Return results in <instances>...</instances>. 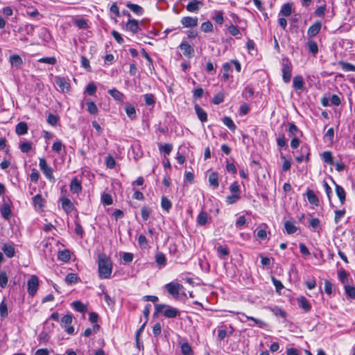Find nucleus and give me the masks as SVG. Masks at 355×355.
Returning <instances> with one entry per match:
<instances>
[{
  "label": "nucleus",
  "mask_w": 355,
  "mask_h": 355,
  "mask_svg": "<svg viewBox=\"0 0 355 355\" xmlns=\"http://www.w3.org/2000/svg\"><path fill=\"white\" fill-rule=\"evenodd\" d=\"M98 276L101 279H109L112 272V261L105 254L101 253L98 256Z\"/></svg>",
  "instance_id": "1"
},
{
  "label": "nucleus",
  "mask_w": 355,
  "mask_h": 355,
  "mask_svg": "<svg viewBox=\"0 0 355 355\" xmlns=\"http://www.w3.org/2000/svg\"><path fill=\"white\" fill-rule=\"evenodd\" d=\"M161 312H162L164 316L167 318H175L180 314V311L177 308L165 304H155L154 314L155 315Z\"/></svg>",
  "instance_id": "2"
},
{
  "label": "nucleus",
  "mask_w": 355,
  "mask_h": 355,
  "mask_svg": "<svg viewBox=\"0 0 355 355\" xmlns=\"http://www.w3.org/2000/svg\"><path fill=\"white\" fill-rule=\"evenodd\" d=\"M165 288L175 299H178L181 293L185 295L183 286L178 282H171L168 283L165 285Z\"/></svg>",
  "instance_id": "3"
},
{
  "label": "nucleus",
  "mask_w": 355,
  "mask_h": 355,
  "mask_svg": "<svg viewBox=\"0 0 355 355\" xmlns=\"http://www.w3.org/2000/svg\"><path fill=\"white\" fill-rule=\"evenodd\" d=\"M293 65L288 58H283L282 61V79L284 83L290 82L292 76Z\"/></svg>",
  "instance_id": "4"
},
{
  "label": "nucleus",
  "mask_w": 355,
  "mask_h": 355,
  "mask_svg": "<svg viewBox=\"0 0 355 355\" xmlns=\"http://www.w3.org/2000/svg\"><path fill=\"white\" fill-rule=\"evenodd\" d=\"M39 288V278L33 275L30 277L29 279L27 282V292L28 295L31 297L34 296Z\"/></svg>",
  "instance_id": "5"
},
{
  "label": "nucleus",
  "mask_w": 355,
  "mask_h": 355,
  "mask_svg": "<svg viewBox=\"0 0 355 355\" xmlns=\"http://www.w3.org/2000/svg\"><path fill=\"white\" fill-rule=\"evenodd\" d=\"M39 166L47 179L51 180L54 178L53 175V169L47 164V162L44 158L41 157L39 159Z\"/></svg>",
  "instance_id": "6"
},
{
  "label": "nucleus",
  "mask_w": 355,
  "mask_h": 355,
  "mask_svg": "<svg viewBox=\"0 0 355 355\" xmlns=\"http://www.w3.org/2000/svg\"><path fill=\"white\" fill-rule=\"evenodd\" d=\"M322 24L320 21H316L313 24L307 31L308 38H312L316 36L320 31Z\"/></svg>",
  "instance_id": "7"
},
{
  "label": "nucleus",
  "mask_w": 355,
  "mask_h": 355,
  "mask_svg": "<svg viewBox=\"0 0 355 355\" xmlns=\"http://www.w3.org/2000/svg\"><path fill=\"white\" fill-rule=\"evenodd\" d=\"M55 83L59 87L60 90L62 92L69 91L70 85L67 82V79L64 77L56 76Z\"/></svg>",
  "instance_id": "8"
},
{
  "label": "nucleus",
  "mask_w": 355,
  "mask_h": 355,
  "mask_svg": "<svg viewBox=\"0 0 355 355\" xmlns=\"http://www.w3.org/2000/svg\"><path fill=\"white\" fill-rule=\"evenodd\" d=\"M181 23L185 28L195 27L198 25V18L184 17L181 19Z\"/></svg>",
  "instance_id": "9"
},
{
  "label": "nucleus",
  "mask_w": 355,
  "mask_h": 355,
  "mask_svg": "<svg viewBox=\"0 0 355 355\" xmlns=\"http://www.w3.org/2000/svg\"><path fill=\"white\" fill-rule=\"evenodd\" d=\"M60 200L62 202V208L67 214H69L73 211L74 206L69 198L62 197L61 198Z\"/></svg>",
  "instance_id": "10"
},
{
  "label": "nucleus",
  "mask_w": 355,
  "mask_h": 355,
  "mask_svg": "<svg viewBox=\"0 0 355 355\" xmlns=\"http://www.w3.org/2000/svg\"><path fill=\"white\" fill-rule=\"evenodd\" d=\"M70 191L71 193L77 194L80 193L82 191L81 183L76 178H73L71 181Z\"/></svg>",
  "instance_id": "11"
},
{
  "label": "nucleus",
  "mask_w": 355,
  "mask_h": 355,
  "mask_svg": "<svg viewBox=\"0 0 355 355\" xmlns=\"http://www.w3.org/2000/svg\"><path fill=\"white\" fill-rule=\"evenodd\" d=\"M288 133L291 137H298L299 136L302 135V132L297 127L294 123H288Z\"/></svg>",
  "instance_id": "12"
},
{
  "label": "nucleus",
  "mask_w": 355,
  "mask_h": 355,
  "mask_svg": "<svg viewBox=\"0 0 355 355\" xmlns=\"http://www.w3.org/2000/svg\"><path fill=\"white\" fill-rule=\"evenodd\" d=\"M180 49L182 50L183 54L189 58L191 57L194 51L191 46L187 42H182L180 45Z\"/></svg>",
  "instance_id": "13"
},
{
  "label": "nucleus",
  "mask_w": 355,
  "mask_h": 355,
  "mask_svg": "<svg viewBox=\"0 0 355 355\" xmlns=\"http://www.w3.org/2000/svg\"><path fill=\"white\" fill-rule=\"evenodd\" d=\"M0 212L4 219L9 220L11 217V208L10 205L4 202L0 208Z\"/></svg>",
  "instance_id": "14"
},
{
  "label": "nucleus",
  "mask_w": 355,
  "mask_h": 355,
  "mask_svg": "<svg viewBox=\"0 0 355 355\" xmlns=\"http://www.w3.org/2000/svg\"><path fill=\"white\" fill-rule=\"evenodd\" d=\"M334 183L335 184V190H336V195H337L338 198H339L340 203L342 205H343L346 200V193H345L344 189L341 186L336 184L335 182H334Z\"/></svg>",
  "instance_id": "15"
},
{
  "label": "nucleus",
  "mask_w": 355,
  "mask_h": 355,
  "mask_svg": "<svg viewBox=\"0 0 355 355\" xmlns=\"http://www.w3.org/2000/svg\"><path fill=\"white\" fill-rule=\"evenodd\" d=\"M126 29L133 33H136L139 30L138 21L135 19H130L126 23Z\"/></svg>",
  "instance_id": "16"
},
{
  "label": "nucleus",
  "mask_w": 355,
  "mask_h": 355,
  "mask_svg": "<svg viewBox=\"0 0 355 355\" xmlns=\"http://www.w3.org/2000/svg\"><path fill=\"white\" fill-rule=\"evenodd\" d=\"M293 86L295 89L303 90L304 89V82L302 76H295L293 78Z\"/></svg>",
  "instance_id": "17"
},
{
  "label": "nucleus",
  "mask_w": 355,
  "mask_h": 355,
  "mask_svg": "<svg viewBox=\"0 0 355 355\" xmlns=\"http://www.w3.org/2000/svg\"><path fill=\"white\" fill-rule=\"evenodd\" d=\"M298 306L302 309L305 312H308L311 309V305L307 299L304 296H300L297 298Z\"/></svg>",
  "instance_id": "18"
},
{
  "label": "nucleus",
  "mask_w": 355,
  "mask_h": 355,
  "mask_svg": "<svg viewBox=\"0 0 355 355\" xmlns=\"http://www.w3.org/2000/svg\"><path fill=\"white\" fill-rule=\"evenodd\" d=\"M108 93L112 96V97L116 101H119L120 103L123 102L124 99V94L121 93L120 91L117 90L116 89H111L108 90Z\"/></svg>",
  "instance_id": "19"
},
{
  "label": "nucleus",
  "mask_w": 355,
  "mask_h": 355,
  "mask_svg": "<svg viewBox=\"0 0 355 355\" xmlns=\"http://www.w3.org/2000/svg\"><path fill=\"white\" fill-rule=\"evenodd\" d=\"M1 249L7 257L12 258V257H14L15 250L13 245L4 243Z\"/></svg>",
  "instance_id": "20"
},
{
  "label": "nucleus",
  "mask_w": 355,
  "mask_h": 355,
  "mask_svg": "<svg viewBox=\"0 0 355 355\" xmlns=\"http://www.w3.org/2000/svg\"><path fill=\"white\" fill-rule=\"evenodd\" d=\"M9 60L12 67L19 68L23 64L21 58L16 54L10 55Z\"/></svg>",
  "instance_id": "21"
},
{
  "label": "nucleus",
  "mask_w": 355,
  "mask_h": 355,
  "mask_svg": "<svg viewBox=\"0 0 355 355\" xmlns=\"http://www.w3.org/2000/svg\"><path fill=\"white\" fill-rule=\"evenodd\" d=\"M195 111L198 116V118L201 122H205L207 121V114L206 112L200 107L198 105H196L195 107Z\"/></svg>",
  "instance_id": "22"
},
{
  "label": "nucleus",
  "mask_w": 355,
  "mask_h": 355,
  "mask_svg": "<svg viewBox=\"0 0 355 355\" xmlns=\"http://www.w3.org/2000/svg\"><path fill=\"white\" fill-rule=\"evenodd\" d=\"M202 3L201 1L198 0H191L187 6V10L189 12H197L199 9L200 6H202Z\"/></svg>",
  "instance_id": "23"
},
{
  "label": "nucleus",
  "mask_w": 355,
  "mask_h": 355,
  "mask_svg": "<svg viewBox=\"0 0 355 355\" xmlns=\"http://www.w3.org/2000/svg\"><path fill=\"white\" fill-rule=\"evenodd\" d=\"M28 125L26 122H19L15 127V132L18 135H24L28 132Z\"/></svg>",
  "instance_id": "24"
},
{
  "label": "nucleus",
  "mask_w": 355,
  "mask_h": 355,
  "mask_svg": "<svg viewBox=\"0 0 355 355\" xmlns=\"http://www.w3.org/2000/svg\"><path fill=\"white\" fill-rule=\"evenodd\" d=\"M125 111L128 116L134 120L137 118V112L135 107L130 103H127L125 107Z\"/></svg>",
  "instance_id": "25"
},
{
  "label": "nucleus",
  "mask_w": 355,
  "mask_h": 355,
  "mask_svg": "<svg viewBox=\"0 0 355 355\" xmlns=\"http://www.w3.org/2000/svg\"><path fill=\"white\" fill-rule=\"evenodd\" d=\"M309 51L313 55H315L318 52V46L316 42L313 40L311 38H308L307 44H306Z\"/></svg>",
  "instance_id": "26"
},
{
  "label": "nucleus",
  "mask_w": 355,
  "mask_h": 355,
  "mask_svg": "<svg viewBox=\"0 0 355 355\" xmlns=\"http://www.w3.org/2000/svg\"><path fill=\"white\" fill-rule=\"evenodd\" d=\"M209 182L211 187L213 189H216L218 187V175L216 172H212L209 175Z\"/></svg>",
  "instance_id": "27"
},
{
  "label": "nucleus",
  "mask_w": 355,
  "mask_h": 355,
  "mask_svg": "<svg viewBox=\"0 0 355 355\" xmlns=\"http://www.w3.org/2000/svg\"><path fill=\"white\" fill-rule=\"evenodd\" d=\"M306 197H307L308 201L310 204L315 205V206L318 205L319 200L313 191L308 190L306 191Z\"/></svg>",
  "instance_id": "28"
},
{
  "label": "nucleus",
  "mask_w": 355,
  "mask_h": 355,
  "mask_svg": "<svg viewBox=\"0 0 355 355\" xmlns=\"http://www.w3.org/2000/svg\"><path fill=\"white\" fill-rule=\"evenodd\" d=\"M70 252L69 250H63L60 251L58 254V259L64 263L68 262L70 260Z\"/></svg>",
  "instance_id": "29"
},
{
  "label": "nucleus",
  "mask_w": 355,
  "mask_h": 355,
  "mask_svg": "<svg viewBox=\"0 0 355 355\" xmlns=\"http://www.w3.org/2000/svg\"><path fill=\"white\" fill-rule=\"evenodd\" d=\"M72 307L80 313H85L87 310V306L80 301H74L71 303Z\"/></svg>",
  "instance_id": "30"
},
{
  "label": "nucleus",
  "mask_w": 355,
  "mask_h": 355,
  "mask_svg": "<svg viewBox=\"0 0 355 355\" xmlns=\"http://www.w3.org/2000/svg\"><path fill=\"white\" fill-rule=\"evenodd\" d=\"M231 69H232V66H231V64L229 62H226L223 65V69L224 71V73L222 76V80H223L224 81H226L230 78L231 75L230 74L229 72L231 71Z\"/></svg>",
  "instance_id": "31"
},
{
  "label": "nucleus",
  "mask_w": 355,
  "mask_h": 355,
  "mask_svg": "<svg viewBox=\"0 0 355 355\" xmlns=\"http://www.w3.org/2000/svg\"><path fill=\"white\" fill-rule=\"evenodd\" d=\"M208 218L209 216L207 212L203 211H200L197 217L198 224L201 226L205 225L207 222Z\"/></svg>",
  "instance_id": "32"
},
{
  "label": "nucleus",
  "mask_w": 355,
  "mask_h": 355,
  "mask_svg": "<svg viewBox=\"0 0 355 355\" xmlns=\"http://www.w3.org/2000/svg\"><path fill=\"white\" fill-rule=\"evenodd\" d=\"M126 6L137 15H141L143 14L144 9L137 4L128 3Z\"/></svg>",
  "instance_id": "33"
},
{
  "label": "nucleus",
  "mask_w": 355,
  "mask_h": 355,
  "mask_svg": "<svg viewBox=\"0 0 355 355\" xmlns=\"http://www.w3.org/2000/svg\"><path fill=\"white\" fill-rule=\"evenodd\" d=\"M222 121L231 131L234 132L236 130V125L230 116H224L222 119Z\"/></svg>",
  "instance_id": "34"
},
{
  "label": "nucleus",
  "mask_w": 355,
  "mask_h": 355,
  "mask_svg": "<svg viewBox=\"0 0 355 355\" xmlns=\"http://www.w3.org/2000/svg\"><path fill=\"white\" fill-rule=\"evenodd\" d=\"M284 227L288 234H294L297 230L294 223L290 220H287L284 223Z\"/></svg>",
  "instance_id": "35"
},
{
  "label": "nucleus",
  "mask_w": 355,
  "mask_h": 355,
  "mask_svg": "<svg viewBox=\"0 0 355 355\" xmlns=\"http://www.w3.org/2000/svg\"><path fill=\"white\" fill-rule=\"evenodd\" d=\"M240 314L242 316H243L247 320H252V321H253L259 327H264L266 326V322H264L263 321H262V320H261L259 319H257L255 318H253V317H251V316H248V315H245L243 313H241Z\"/></svg>",
  "instance_id": "36"
},
{
  "label": "nucleus",
  "mask_w": 355,
  "mask_h": 355,
  "mask_svg": "<svg viewBox=\"0 0 355 355\" xmlns=\"http://www.w3.org/2000/svg\"><path fill=\"white\" fill-rule=\"evenodd\" d=\"M181 352L183 355H193V350L187 342L181 344Z\"/></svg>",
  "instance_id": "37"
},
{
  "label": "nucleus",
  "mask_w": 355,
  "mask_h": 355,
  "mask_svg": "<svg viewBox=\"0 0 355 355\" xmlns=\"http://www.w3.org/2000/svg\"><path fill=\"white\" fill-rule=\"evenodd\" d=\"M280 12L285 17H288L292 13V6L290 3H285L282 6Z\"/></svg>",
  "instance_id": "38"
},
{
  "label": "nucleus",
  "mask_w": 355,
  "mask_h": 355,
  "mask_svg": "<svg viewBox=\"0 0 355 355\" xmlns=\"http://www.w3.org/2000/svg\"><path fill=\"white\" fill-rule=\"evenodd\" d=\"M73 320L72 315L70 314H67L64 315L60 321V324L62 327H67L71 324Z\"/></svg>",
  "instance_id": "39"
},
{
  "label": "nucleus",
  "mask_w": 355,
  "mask_h": 355,
  "mask_svg": "<svg viewBox=\"0 0 355 355\" xmlns=\"http://www.w3.org/2000/svg\"><path fill=\"white\" fill-rule=\"evenodd\" d=\"M161 206L164 210L168 211L172 207V203L166 197L162 196L161 200Z\"/></svg>",
  "instance_id": "40"
},
{
  "label": "nucleus",
  "mask_w": 355,
  "mask_h": 355,
  "mask_svg": "<svg viewBox=\"0 0 355 355\" xmlns=\"http://www.w3.org/2000/svg\"><path fill=\"white\" fill-rule=\"evenodd\" d=\"M33 202L35 207L41 209L44 207V201L41 195L40 194H37L33 197Z\"/></svg>",
  "instance_id": "41"
},
{
  "label": "nucleus",
  "mask_w": 355,
  "mask_h": 355,
  "mask_svg": "<svg viewBox=\"0 0 355 355\" xmlns=\"http://www.w3.org/2000/svg\"><path fill=\"white\" fill-rule=\"evenodd\" d=\"M322 160L329 164L333 165L334 164V160L333 157L331 155V153L330 151H324L322 154Z\"/></svg>",
  "instance_id": "42"
},
{
  "label": "nucleus",
  "mask_w": 355,
  "mask_h": 355,
  "mask_svg": "<svg viewBox=\"0 0 355 355\" xmlns=\"http://www.w3.org/2000/svg\"><path fill=\"white\" fill-rule=\"evenodd\" d=\"M155 260L157 265L164 266L166 265L165 255L162 252H158L155 256Z\"/></svg>",
  "instance_id": "43"
},
{
  "label": "nucleus",
  "mask_w": 355,
  "mask_h": 355,
  "mask_svg": "<svg viewBox=\"0 0 355 355\" xmlns=\"http://www.w3.org/2000/svg\"><path fill=\"white\" fill-rule=\"evenodd\" d=\"M8 311L7 304L5 300H3L0 304V315L2 318H5L8 316Z\"/></svg>",
  "instance_id": "44"
},
{
  "label": "nucleus",
  "mask_w": 355,
  "mask_h": 355,
  "mask_svg": "<svg viewBox=\"0 0 355 355\" xmlns=\"http://www.w3.org/2000/svg\"><path fill=\"white\" fill-rule=\"evenodd\" d=\"M339 64L345 71H355V65L351 63L340 62Z\"/></svg>",
  "instance_id": "45"
},
{
  "label": "nucleus",
  "mask_w": 355,
  "mask_h": 355,
  "mask_svg": "<svg viewBox=\"0 0 355 355\" xmlns=\"http://www.w3.org/2000/svg\"><path fill=\"white\" fill-rule=\"evenodd\" d=\"M87 111L92 114H96L98 112V108L94 102L87 101L86 103Z\"/></svg>",
  "instance_id": "46"
},
{
  "label": "nucleus",
  "mask_w": 355,
  "mask_h": 355,
  "mask_svg": "<svg viewBox=\"0 0 355 355\" xmlns=\"http://www.w3.org/2000/svg\"><path fill=\"white\" fill-rule=\"evenodd\" d=\"M78 278L76 274L69 273L65 278V282L68 284H76L78 282Z\"/></svg>",
  "instance_id": "47"
},
{
  "label": "nucleus",
  "mask_w": 355,
  "mask_h": 355,
  "mask_svg": "<svg viewBox=\"0 0 355 355\" xmlns=\"http://www.w3.org/2000/svg\"><path fill=\"white\" fill-rule=\"evenodd\" d=\"M240 198H241L240 194L232 193V195L228 196L226 198V202L228 205H232V204L235 203L236 202H237Z\"/></svg>",
  "instance_id": "48"
},
{
  "label": "nucleus",
  "mask_w": 355,
  "mask_h": 355,
  "mask_svg": "<svg viewBox=\"0 0 355 355\" xmlns=\"http://www.w3.org/2000/svg\"><path fill=\"white\" fill-rule=\"evenodd\" d=\"M74 24L81 29H86L88 27L87 20L83 18H79L75 20Z\"/></svg>",
  "instance_id": "49"
},
{
  "label": "nucleus",
  "mask_w": 355,
  "mask_h": 355,
  "mask_svg": "<svg viewBox=\"0 0 355 355\" xmlns=\"http://www.w3.org/2000/svg\"><path fill=\"white\" fill-rule=\"evenodd\" d=\"M173 146L171 144H165L164 145L160 144L159 149L160 152H163L166 155H169L172 150Z\"/></svg>",
  "instance_id": "50"
},
{
  "label": "nucleus",
  "mask_w": 355,
  "mask_h": 355,
  "mask_svg": "<svg viewBox=\"0 0 355 355\" xmlns=\"http://www.w3.org/2000/svg\"><path fill=\"white\" fill-rule=\"evenodd\" d=\"M32 148L31 142H22L19 144V148L22 153H28Z\"/></svg>",
  "instance_id": "51"
},
{
  "label": "nucleus",
  "mask_w": 355,
  "mask_h": 355,
  "mask_svg": "<svg viewBox=\"0 0 355 355\" xmlns=\"http://www.w3.org/2000/svg\"><path fill=\"white\" fill-rule=\"evenodd\" d=\"M8 284V277L6 272L4 271L0 272V286L4 288Z\"/></svg>",
  "instance_id": "52"
},
{
  "label": "nucleus",
  "mask_w": 355,
  "mask_h": 355,
  "mask_svg": "<svg viewBox=\"0 0 355 355\" xmlns=\"http://www.w3.org/2000/svg\"><path fill=\"white\" fill-rule=\"evenodd\" d=\"M96 86L95 85V84L92 82V83H89L87 87H86V89H85V92L90 96H93L96 92Z\"/></svg>",
  "instance_id": "53"
},
{
  "label": "nucleus",
  "mask_w": 355,
  "mask_h": 355,
  "mask_svg": "<svg viewBox=\"0 0 355 355\" xmlns=\"http://www.w3.org/2000/svg\"><path fill=\"white\" fill-rule=\"evenodd\" d=\"M55 57H44L38 60V62L53 65L56 63Z\"/></svg>",
  "instance_id": "54"
},
{
  "label": "nucleus",
  "mask_w": 355,
  "mask_h": 355,
  "mask_svg": "<svg viewBox=\"0 0 355 355\" xmlns=\"http://www.w3.org/2000/svg\"><path fill=\"white\" fill-rule=\"evenodd\" d=\"M105 164L108 168H114L116 165V161L112 155H108L105 158Z\"/></svg>",
  "instance_id": "55"
},
{
  "label": "nucleus",
  "mask_w": 355,
  "mask_h": 355,
  "mask_svg": "<svg viewBox=\"0 0 355 355\" xmlns=\"http://www.w3.org/2000/svg\"><path fill=\"white\" fill-rule=\"evenodd\" d=\"M145 103L148 105H153L155 103V97L152 94H146L144 96Z\"/></svg>",
  "instance_id": "56"
},
{
  "label": "nucleus",
  "mask_w": 355,
  "mask_h": 355,
  "mask_svg": "<svg viewBox=\"0 0 355 355\" xmlns=\"http://www.w3.org/2000/svg\"><path fill=\"white\" fill-rule=\"evenodd\" d=\"M345 291L347 295H348L351 298L355 299V287L349 285H345Z\"/></svg>",
  "instance_id": "57"
},
{
  "label": "nucleus",
  "mask_w": 355,
  "mask_h": 355,
  "mask_svg": "<svg viewBox=\"0 0 355 355\" xmlns=\"http://www.w3.org/2000/svg\"><path fill=\"white\" fill-rule=\"evenodd\" d=\"M224 94L223 92H219L212 99V103L215 105H218L223 102L224 101Z\"/></svg>",
  "instance_id": "58"
},
{
  "label": "nucleus",
  "mask_w": 355,
  "mask_h": 355,
  "mask_svg": "<svg viewBox=\"0 0 355 355\" xmlns=\"http://www.w3.org/2000/svg\"><path fill=\"white\" fill-rule=\"evenodd\" d=\"M281 159L284 161L282 164V171H287L291 168V163L287 159L284 155H281Z\"/></svg>",
  "instance_id": "59"
},
{
  "label": "nucleus",
  "mask_w": 355,
  "mask_h": 355,
  "mask_svg": "<svg viewBox=\"0 0 355 355\" xmlns=\"http://www.w3.org/2000/svg\"><path fill=\"white\" fill-rule=\"evenodd\" d=\"M200 28L205 33L211 32L213 29V25L210 21H207L201 24Z\"/></svg>",
  "instance_id": "60"
},
{
  "label": "nucleus",
  "mask_w": 355,
  "mask_h": 355,
  "mask_svg": "<svg viewBox=\"0 0 355 355\" xmlns=\"http://www.w3.org/2000/svg\"><path fill=\"white\" fill-rule=\"evenodd\" d=\"M217 252L220 258H223L229 254V250L226 246L220 245L217 248Z\"/></svg>",
  "instance_id": "61"
},
{
  "label": "nucleus",
  "mask_w": 355,
  "mask_h": 355,
  "mask_svg": "<svg viewBox=\"0 0 355 355\" xmlns=\"http://www.w3.org/2000/svg\"><path fill=\"white\" fill-rule=\"evenodd\" d=\"M141 214L143 220H147L150 214V209L146 206H143L141 209Z\"/></svg>",
  "instance_id": "62"
},
{
  "label": "nucleus",
  "mask_w": 355,
  "mask_h": 355,
  "mask_svg": "<svg viewBox=\"0 0 355 355\" xmlns=\"http://www.w3.org/2000/svg\"><path fill=\"white\" fill-rule=\"evenodd\" d=\"M138 243L141 248H146L148 246L146 237L143 234L139 235L138 237Z\"/></svg>",
  "instance_id": "63"
},
{
  "label": "nucleus",
  "mask_w": 355,
  "mask_h": 355,
  "mask_svg": "<svg viewBox=\"0 0 355 355\" xmlns=\"http://www.w3.org/2000/svg\"><path fill=\"white\" fill-rule=\"evenodd\" d=\"M277 144L279 147H284L286 144L285 137L284 134H279L277 138Z\"/></svg>",
  "instance_id": "64"
}]
</instances>
